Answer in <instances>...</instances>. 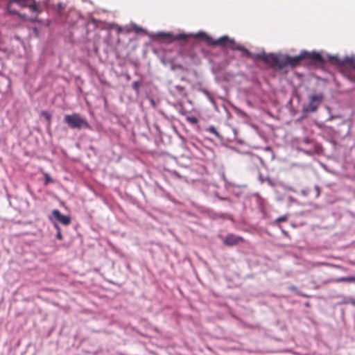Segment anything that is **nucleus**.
I'll return each mask as SVG.
<instances>
[{"label": "nucleus", "instance_id": "3", "mask_svg": "<svg viewBox=\"0 0 355 355\" xmlns=\"http://www.w3.org/2000/svg\"><path fill=\"white\" fill-rule=\"evenodd\" d=\"M64 121L69 128L73 129H81L83 128H88L89 127L86 119L82 117L78 113L66 114L64 117Z\"/></svg>", "mask_w": 355, "mask_h": 355}, {"label": "nucleus", "instance_id": "25", "mask_svg": "<svg viewBox=\"0 0 355 355\" xmlns=\"http://www.w3.org/2000/svg\"><path fill=\"white\" fill-rule=\"evenodd\" d=\"M344 303H345V304L351 303L352 304L355 306V299H349L348 301H346Z\"/></svg>", "mask_w": 355, "mask_h": 355}, {"label": "nucleus", "instance_id": "27", "mask_svg": "<svg viewBox=\"0 0 355 355\" xmlns=\"http://www.w3.org/2000/svg\"><path fill=\"white\" fill-rule=\"evenodd\" d=\"M316 189H317V191H318V195L317 196H319V194H320L319 187H316Z\"/></svg>", "mask_w": 355, "mask_h": 355}, {"label": "nucleus", "instance_id": "12", "mask_svg": "<svg viewBox=\"0 0 355 355\" xmlns=\"http://www.w3.org/2000/svg\"><path fill=\"white\" fill-rule=\"evenodd\" d=\"M240 51L242 52L243 55H245V57L252 58L254 60H260L259 58L257 57V55H262V54H266V53L263 52L261 53L253 55L247 49H245L243 46L241 47V49Z\"/></svg>", "mask_w": 355, "mask_h": 355}, {"label": "nucleus", "instance_id": "8", "mask_svg": "<svg viewBox=\"0 0 355 355\" xmlns=\"http://www.w3.org/2000/svg\"><path fill=\"white\" fill-rule=\"evenodd\" d=\"M221 37H225V40H223L221 44H218V46H220L222 47H230L232 50L241 51L242 46L236 44L233 39L229 38L227 35L222 36Z\"/></svg>", "mask_w": 355, "mask_h": 355}, {"label": "nucleus", "instance_id": "6", "mask_svg": "<svg viewBox=\"0 0 355 355\" xmlns=\"http://www.w3.org/2000/svg\"><path fill=\"white\" fill-rule=\"evenodd\" d=\"M52 216L63 225H69L71 222V218L69 216L62 214L58 209H53L52 211Z\"/></svg>", "mask_w": 355, "mask_h": 355}, {"label": "nucleus", "instance_id": "13", "mask_svg": "<svg viewBox=\"0 0 355 355\" xmlns=\"http://www.w3.org/2000/svg\"><path fill=\"white\" fill-rule=\"evenodd\" d=\"M331 282H335V283H340V282H355V277L354 276H349V277H340L338 279H334L332 280H330Z\"/></svg>", "mask_w": 355, "mask_h": 355}, {"label": "nucleus", "instance_id": "1", "mask_svg": "<svg viewBox=\"0 0 355 355\" xmlns=\"http://www.w3.org/2000/svg\"><path fill=\"white\" fill-rule=\"evenodd\" d=\"M264 63L276 69H282L286 67H295L303 60L302 52L297 56L291 57L287 55H276L274 53L262 54L257 56Z\"/></svg>", "mask_w": 355, "mask_h": 355}, {"label": "nucleus", "instance_id": "4", "mask_svg": "<svg viewBox=\"0 0 355 355\" xmlns=\"http://www.w3.org/2000/svg\"><path fill=\"white\" fill-rule=\"evenodd\" d=\"M223 243L226 246H233L238 245L240 243H244L245 239L240 236H236L234 234H229L223 238Z\"/></svg>", "mask_w": 355, "mask_h": 355}, {"label": "nucleus", "instance_id": "26", "mask_svg": "<svg viewBox=\"0 0 355 355\" xmlns=\"http://www.w3.org/2000/svg\"><path fill=\"white\" fill-rule=\"evenodd\" d=\"M282 232L285 236H288V233L286 231L282 230Z\"/></svg>", "mask_w": 355, "mask_h": 355}, {"label": "nucleus", "instance_id": "5", "mask_svg": "<svg viewBox=\"0 0 355 355\" xmlns=\"http://www.w3.org/2000/svg\"><path fill=\"white\" fill-rule=\"evenodd\" d=\"M322 96L313 95L310 97L309 105L304 108V111L314 112L319 107L322 100Z\"/></svg>", "mask_w": 355, "mask_h": 355}, {"label": "nucleus", "instance_id": "2", "mask_svg": "<svg viewBox=\"0 0 355 355\" xmlns=\"http://www.w3.org/2000/svg\"><path fill=\"white\" fill-rule=\"evenodd\" d=\"M157 36L162 39H166L168 42H172L175 40H184L186 41L189 36L193 37L194 38H200L203 40L208 45L216 46L218 44H221L223 40H225V37H220L218 40H214L210 35H209L205 32L200 31L196 34H191L190 35H186L184 33L178 34L176 35H173L171 33H159Z\"/></svg>", "mask_w": 355, "mask_h": 355}, {"label": "nucleus", "instance_id": "15", "mask_svg": "<svg viewBox=\"0 0 355 355\" xmlns=\"http://www.w3.org/2000/svg\"><path fill=\"white\" fill-rule=\"evenodd\" d=\"M12 4L13 3L10 0H8L7 3V12L9 14H15L19 15L20 17H24L23 15H21V14L17 12L15 9L12 8Z\"/></svg>", "mask_w": 355, "mask_h": 355}, {"label": "nucleus", "instance_id": "9", "mask_svg": "<svg viewBox=\"0 0 355 355\" xmlns=\"http://www.w3.org/2000/svg\"><path fill=\"white\" fill-rule=\"evenodd\" d=\"M170 93L178 98H184L187 96V92L184 87L175 85L170 89Z\"/></svg>", "mask_w": 355, "mask_h": 355}, {"label": "nucleus", "instance_id": "21", "mask_svg": "<svg viewBox=\"0 0 355 355\" xmlns=\"http://www.w3.org/2000/svg\"><path fill=\"white\" fill-rule=\"evenodd\" d=\"M187 121L192 124H196L198 122V119L195 116H188Z\"/></svg>", "mask_w": 355, "mask_h": 355}, {"label": "nucleus", "instance_id": "11", "mask_svg": "<svg viewBox=\"0 0 355 355\" xmlns=\"http://www.w3.org/2000/svg\"><path fill=\"white\" fill-rule=\"evenodd\" d=\"M343 62L344 63L343 68L351 67L355 69V56L346 57L343 59Z\"/></svg>", "mask_w": 355, "mask_h": 355}, {"label": "nucleus", "instance_id": "22", "mask_svg": "<svg viewBox=\"0 0 355 355\" xmlns=\"http://www.w3.org/2000/svg\"><path fill=\"white\" fill-rule=\"evenodd\" d=\"M44 180H45L44 183L46 185L51 182H53V180L51 179V178L50 177V175L48 173H44Z\"/></svg>", "mask_w": 355, "mask_h": 355}, {"label": "nucleus", "instance_id": "10", "mask_svg": "<svg viewBox=\"0 0 355 355\" xmlns=\"http://www.w3.org/2000/svg\"><path fill=\"white\" fill-rule=\"evenodd\" d=\"M342 73L344 76L351 82L355 83V71L350 69L343 68Z\"/></svg>", "mask_w": 355, "mask_h": 355}, {"label": "nucleus", "instance_id": "18", "mask_svg": "<svg viewBox=\"0 0 355 355\" xmlns=\"http://www.w3.org/2000/svg\"><path fill=\"white\" fill-rule=\"evenodd\" d=\"M207 131L209 132L214 135L218 138H219L220 137V134L218 132V130H216V128L214 126H213V125H211V126L208 127L207 128Z\"/></svg>", "mask_w": 355, "mask_h": 355}, {"label": "nucleus", "instance_id": "7", "mask_svg": "<svg viewBox=\"0 0 355 355\" xmlns=\"http://www.w3.org/2000/svg\"><path fill=\"white\" fill-rule=\"evenodd\" d=\"M303 59L309 60L313 62L323 63L324 60L322 55L318 52L302 51Z\"/></svg>", "mask_w": 355, "mask_h": 355}, {"label": "nucleus", "instance_id": "14", "mask_svg": "<svg viewBox=\"0 0 355 355\" xmlns=\"http://www.w3.org/2000/svg\"><path fill=\"white\" fill-rule=\"evenodd\" d=\"M329 61L331 64L336 65L339 67H343L344 66L343 60L339 59L337 56H329Z\"/></svg>", "mask_w": 355, "mask_h": 355}, {"label": "nucleus", "instance_id": "16", "mask_svg": "<svg viewBox=\"0 0 355 355\" xmlns=\"http://www.w3.org/2000/svg\"><path fill=\"white\" fill-rule=\"evenodd\" d=\"M26 7H28L33 12H40L39 6H38L37 3H36L35 0H34V1L28 2V6Z\"/></svg>", "mask_w": 355, "mask_h": 355}, {"label": "nucleus", "instance_id": "23", "mask_svg": "<svg viewBox=\"0 0 355 355\" xmlns=\"http://www.w3.org/2000/svg\"><path fill=\"white\" fill-rule=\"evenodd\" d=\"M42 115L43 116L45 117V119L49 121L50 122L51 121V116L49 113H48L46 111H42Z\"/></svg>", "mask_w": 355, "mask_h": 355}, {"label": "nucleus", "instance_id": "24", "mask_svg": "<svg viewBox=\"0 0 355 355\" xmlns=\"http://www.w3.org/2000/svg\"><path fill=\"white\" fill-rule=\"evenodd\" d=\"M139 83L136 81V82H134L133 84H132V88L136 90L137 92H138L139 90Z\"/></svg>", "mask_w": 355, "mask_h": 355}, {"label": "nucleus", "instance_id": "17", "mask_svg": "<svg viewBox=\"0 0 355 355\" xmlns=\"http://www.w3.org/2000/svg\"><path fill=\"white\" fill-rule=\"evenodd\" d=\"M12 3H16L21 7H26L28 6V2L34 1V0H10Z\"/></svg>", "mask_w": 355, "mask_h": 355}, {"label": "nucleus", "instance_id": "20", "mask_svg": "<svg viewBox=\"0 0 355 355\" xmlns=\"http://www.w3.org/2000/svg\"><path fill=\"white\" fill-rule=\"evenodd\" d=\"M288 219V216H282L279 218H277L275 222H274V224L277 225V224H279L282 222H286Z\"/></svg>", "mask_w": 355, "mask_h": 355}, {"label": "nucleus", "instance_id": "19", "mask_svg": "<svg viewBox=\"0 0 355 355\" xmlns=\"http://www.w3.org/2000/svg\"><path fill=\"white\" fill-rule=\"evenodd\" d=\"M54 227H55V228L57 230L56 238L58 240H62L63 236H62V234L61 233V229H60V226L57 223H54Z\"/></svg>", "mask_w": 355, "mask_h": 355}]
</instances>
